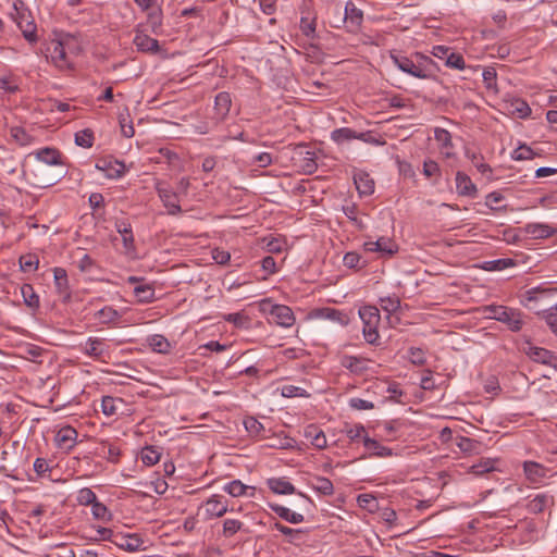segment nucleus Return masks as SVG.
<instances>
[{
  "label": "nucleus",
  "instance_id": "4be33fe9",
  "mask_svg": "<svg viewBox=\"0 0 557 557\" xmlns=\"http://www.w3.org/2000/svg\"><path fill=\"white\" fill-rule=\"evenodd\" d=\"M363 446L370 457L386 458L394 455L389 447L382 445L380 442L369 436H363Z\"/></svg>",
  "mask_w": 557,
  "mask_h": 557
},
{
  "label": "nucleus",
  "instance_id": "bb28decb",
  "mask_svg": "<svg viewBox=\"0 0 557 557\" xmlns=\"http://www.w3.org/2000/svg\"><path fill=\"white\" fill-rule=\"evenodd\" d=\"M523 230L533 239H545L554 234V228L545 223H528Z\"/></svg>",
  "mask_w": 557,
  "mask_h": 557
},
{
  "label": "nucleus",
  "instance_id": "423d86ee",
  "mask_svg": "<svg viewBox=\"0 0 557 557\" xmlns=\"http://www.w3.org/2000/svg\"><path fill=\"white\" fill-rule=\"evenodd\" d=\"M260 310L270 317L278 326L288 329L295 324L296 318L293 310L285 305L273 304L270 299H263Z\"/></svg>",
  "mask_w": 557,
  "mask_h": 557
},
{
  "label": "nucleus",
  "instance_id": "58836bf2",
  "mask_svg": "<svg viewBox=\"0 0 557 557\" xmlns=\"http://www.w3.org/2000/svg\"><path fill=\"white\" fill-rule=\"evenodd\" d=\"M120 404H122V399L120 398L103 396L101 400L102 413L106 414L107 417H112L116 414Z\"/></svg>",
  "mask_w": 557,
  "mask_h": 557
},
{
  "label": "nucleus",
  "instance_id": "c03bdc74",
  "mask_svg": "<svg viewBox=\"0 0 557 557\" xmlns=\"http://www.w3.org/2000/svg\"><path fill=\"white\" fill-rule=\"evenodd\" d=\"M11 137L20 146H29L33 144L34 138L22 127H12L10 131Z\"/></svg>",
  "mask_w": 557,
  "mask_h": 557
},
{
  "label": "nucleus",
  "instance_id": "c9c22d12",
  "mask_svg": "<svg viewBox=\"0 0 557 557\" xmlns=\"http://www.w3.org/2000/svg\"><path fill=\"white\" fill-rule=\"evenodd\" d=\"M21 294L24 304L32 310H37L40 306L39 296L35 292L30 284H23L21 287Z\"/></svg>",
  "mask_w": 557,
  "mask_h": 557
},
{
  "label": "nucleus",
  "instance_id": "de8ad7c7",
  "mask_svg": "<svg viewBox=\"0 0 557 557\" xmlns=\"http://www.w3.org/2000/svg\"><path fill=\"white\" fill-rule=\"evenodd\" d=\"M96 318L101 323H112L116 322L121 318V314L114 308L108 306L97 311Z\"/></svg>",
  "mask_w": 557,
  "mask_h": 557
},
{
  "label": "nucleus",
  "instance_id": "052dcab7",
  "mask_svg": "<svg viewBox=\"0 0 557 557\" xmlns=\"http://www.w3.org/2000/svg\"><path fill=\"white\" fill-rule=\"evenodd\" d=\"M445 65L450 69L463 70L466 67V62L460 53L450 51L445 61Z\"/></svg>",
  "mask_w": 557,
  "mask_h": 557
},
{
  "label": "nucleus",
  "instance_id": "a18cd8bd",
  "mask_svg": "<svg viewBox=\"0 0 557 557\" xmlns=\"http://www.w3.org/2000/svg\"><path fill=\"white\" fill-rule=\"evenodd\" d=\"M356 137V131L349 128V127H341L336 128L331 133V138L337 144H343L345 141H349L351 139H355Z\"/></svg>",
  "mask_w": 557,
  "mask_h": 557
},
{
  "label": "nucleus",
  "instance_id": "39448f33",
  "mask_svg": "<svg viewBox=\"0 0 557 557\" xmlns=\"http://www.w3.org/2000/svg\"><path fill=\"white\" fill-rule=\"evenodd\" d=\"M359 317L363 323L362 334L370 345H379V324L381 322L380 311L375 306H363L359 309Z\"/></svg>",
  "mask_w": 557,
  "mask_h": 557
},
{
  "label": "nucleus",
  "instance_id": "cd10ccee",
  "mask_svg": "<svg viewBox=\"0 0 557 557\" xmlns=\"http://www.w3.org/2000/svg\"><path fill=\"white\" fill-rule=\"evenodd\" d=\"M146 25L150 32L157 36L163 33V11L162 7L153 9L146 13Z\"/></svg>",
  "mask_w": 557,
  "mask_h": 557
},
{
  "label": "nucleus",
  "instance_id": "4c0bfd02",
  "mask_svg": "<svg viewBox=\"0 0 557 557\" xmlns=\"http://www.w3.org/2000/svg\"><path fill=\"white\" fill-rule=\"evenodd\" d=\"M318 317L337 322L342 325H345L348 322V318L345 313H343L342 311H339L337 309H333V308L321 309L319 311Z\"/></svg>",
  "mask_w": 557,
  "mask_h": 557
},
{
  "label": "nucleus",
  "instance_id": "774afa93",
  "mask_svg": "<svg viewBox=\"0 0 557 557\" xmlns=\"http://www.w3.org/2000/svg\"><path fill=\"white\" fill-rule=\"evenodd\" d=\"M345 434L351 441H356L357 438H360V437L363 438V436H367L366 429L362 424H355V425L347 426L345 429Z\"/></svg>",
  "mask_w": 557,
  "mask_h": 557
},
{
  "label": "nucleus",
  "instance_id": "473e14b6",
  "mask_svg": "<svg viewBox=\"0 0 557 557\" xmlns=\"http://www.w3.org/2000/svg\"><path fill=\"white\" fill-rule=\"evenodd\" d=\"M456 446L467 455H479L483 447L481 442L466 436H458Z\"/></svg>",
  "mask_w": 557,
  "mask_h": 557
},
{
  "label": "nucleus",
  "instance_id": "b1692460",
  "mask_svg": "<svg viewBox=\"0 0 557 557\" xmlns=\"http://www.w3.org/2000/svg\"><path fill=\"white\" fill-rule=\"evenodd\" d=\"M296 154L299 157V166L305 173L312 174L317 170L315 152L301 146L297 149Z\"/></svg>",
  "mask_w": 557,
  "mask_h": 557
},
{
  "label": "nucleus",
  "instance_id": "ddd939ff",
  "mask_svg": "<svg viewBox=\"0 0 557 557\" xmlns=\"http://www.w3.org/2000/svg\"><path fill=\"white\" fill-rule=\"evenodd\" d=\"M82 351L94 359L100 360L108 356L109 346L106 339L99 337H89L81 345Z\"/></svg>",
  "mask_w": 557,
  "mask_h": 557
},
{
  "label": "nucleus",
  "instance_id": "8fccbe9b",
  "mask_svg": "<svg viewBox=\"0 0 557 557\" xmlns=\"http://www.w3.org/2000/svg\"><path fill=\"white\" fill-rule=\"evenodd\" d=\"M99 454H100V456L106 458L108 461L116 463L119 461L121 450L117 446L102 443Z\"/></svg>",
  "mask_w": 557,
  "mask_h": 557
},
{
  "label": "nucleus",
  "instance_id": "e2e57ef3",
  "mask_svg": "<svg viewBox=\"0 0 557 557\" xmlns=\"http://www.w3.org/2000/svg\"><path fill=\"white\" fill-rule=\"evenodd\" d=\"M355 139L361 140V141L370 144V145H383L384 144L380 139V137L372 131L356 132Z\"/></svg>",
  "mask_w": 557,
  "mask_h": 557
},
{
  "label": "nucleus",
  "instance_id": "6e6d98bb",
  "mask_svg": "<svg viewBox=\"0 0 557 557\" xmlns=\"http://www.w3.org/2000/svg\"><path fill=\"white\" fill-rule=\"evenodd\" d=\"M134 293L140 302H150L154 299V289L150 285L136 286Z\"/></svg>",
  "mask_w": 557,
  "mask_h": 557
},
{
  "label": "nucleus",
  "instance_id": "6e6552de",
  "mask_svg": "<svg viewBox=\"0 0 557 557\" xmlns=\"http://www.w3.org/2000/svg\"><path fill=\"white\" fill-rule=\"evenodd\" d=\"M156 190L169 214L176 215L182 212L177 194L169 184L158 181Z\"/></svg>",
  "mask_w": 557,
  "mask_h": 557
},
{
  "label": "nucleus",
  "instance_id": "4468645a",
  "mask_svg": "<svg viewBox=\"0 0 557 557\" xmlns=\"http://www.w3.org/2000/svg\"><path fill=\"white\" fill-rule=\"evenodd\" d=\"M363 20V14L351 1H348L344 8L342 22L346 24L349 32H357Z\"/></svg>",
  "mask_w": 557,
  "mask_h": 557
},
{
  "label": "nucleus",
  "instance_id": "9b49d317",
  "mask_svg": "<svg viewBox=\"0 0 557 557\" xmlns=\"http://www.w3.org/2000/svg\"><path fill=\"white\" fill-rule=\"evenodd\" d=\"M47 52L51 62L60 70H66L71 67V63L65 51V44L63 40H51L47 47Z\"/></svg>",
  "mask_w": 557,
  "mask_h": 557
},
{
  "label": "nucleus",
  "instance_id": "6ab92c4d",
  "mask_svg": "<svg viewBox=\"0 0 557 557\" xmlns=\"http://www.w3.org/2000/svg\"><path fill=\"white\" fill-rule=\"evenodd\" d=\"M97 169L111 180L120 178L126 173L125 164L119 160H103L97 164Z\"/></svg>",
  "mask_w": 557,
  "mask_h": 557
},
{
  "label": "nucleus",
  "instance_id": "69168bd1",
  "mask_svg": "<svg viewBox=\"0 0 557 557\" xmlns=\"http://www.w3.org/2000/svg\"><path fill=\"white\" fill-rule=\"evenodd\" d=\"M543 320H545L552 332L557 335V304L549 307L548 311L544 314Z\"/></svg>",
  "mask_w": 557,
  "mask_h": 557
},
{
  "label": "nucleus",
  "instance_id": "aec40b11",
  "mask_svg": "<svg viewBox=\"0 0 557 557\" xmlns=\"http://www.w3.org/2000/svg\"><path fill=\"white\" fill-rule=\"evenodd\" d=\"M53 278L57 293L66 301L71 298L67 273L63 268L53 269Z\"/></svg>",
  "mask_w": 557,
  "mask_h": 557
},
{
  "label": "nucleus",
  "instance_id": "412c9836",
  "mask_svg": "<svg viewBox=\"0 0 557 557\" xmlns=\"http://www.w3.org/2000/svg\"><path fill=\"white\" fill-rule=\"evenodd\" d=\"M354 183L360 196H370L374 193L375 183L367 172L355 173Z\"/></svg>",
  "mask_w": 557,
  "mask_h": 557
},
{
  "label": "nucleus",
  "instance_id": "0eeeda50",
  "mask_svg": "<svg viewBox=\"0 0 557 557\" xmlns=\"http://www.w3.org/2000/svg\"><path fill=\"white\" fill-rule=\"evenodd\" d=\"M134 39L133 44L136 47V50L141 53L147 54H159L162 49L159 41L152 37H150L146 33L145 24L139 23L134 28Z\"/></svg>",
  "mask_w": 557,
  "mask_h": 557
},
{
  "label": "nucleus",
  "instance_id": "13d9d810",
  "mask_svg": "<svg viewBox=\"0 0 557 557\" xmlns=\"http://www.w3.org/2000/svg\"><path fill=\"white\" fill-rule=\"evenodd\" d=\"M281 395L286 398L293 397H309L306 389L295 385H284L281 388Z\"/></svg>",
  "mask_w": 557,
  "mask_h": 557
},
{
  "label": "nucleus",
  "instance_id": "2eb2a0df",
  "mask_svg": "<svg viewBox=\"0 0 557 557\" xmlns=\"http://www.w3.org/2000/svg\"><path fill=\"white\" fill-rule=\"evenodd\" d=\"M524 351L533 361L548 364L557 369V357L549 350L528 344Z\"/></svg>",
  "mask_w": 557,
  "mask_h": 557
},
{
  "label": "nucleus",
  "instance_id": "a878e982",
  "mask_svg": "<svg viewBox=\"0 0 557 557\" xmlns=\"http://www.w3.org/2000/svg\"><path fill=\"white\" fill-rule=\"evenodd\" d=\"M35 157L38 161L47 164V165H62V154L61 152L55 148H41L37 150L35 153Z\"/></svg>",
  "mask_w": 557,
  "mask_h": 557
},
{
  "label": "nucleus",
  "instance_id": "864d4df0",
  "mask_svg": "<svg viewBox=\"0 0 557 557\" xmlns=\"http://www.w3.org/2000/svg\"><path fill=\"white\" fill-rule=\"evenodd\" d=\"M150 347L161 354H165L170 349V343L163 335L156 334L149 339Z\"/></svg>",
  "mask_w": 557,
  "mask_h": 557
},
{
  "label": "nucleus",
  "instance_id": "f03ea898",
  "mask_svg": "<svg viewBox=\"0 0 557 557\" xmlns=\"http://www.w3.org/2000/svg\"><path fill=\"white\" fill-rule=\"evenodd\" d=\"M555 294L554 289L535 287L524 292L520 297V302L527 309L542 315L543 319L549 307L555 305L553 304Z\"/></svg>",
  "mask_w": 557,
  "mask_h": 557
},
{
  "label": "nucleus",
  "instance_id": "3c124183",
  "mask_svg": "<svg viewBox=\"0 0 557 557\" xmlns=\"http://www.w3.org/2000/svg\"><path fill=\"white\" fill-rule=\"evenodd\" d=\"M18 263H20V269L23 272H32V271H36L38 269L39 259L36 255L28 253V255L22 256L18 260Z\"/></svg>",
  "mask_w": 557,
  "mask_h": 557
},
{
  "label": "nucleus",
  "instance_id": "49530a36",
  "mask_svg": "<svg viewBox=\"0 0 557 557\" xmlns=\"http://www.w3.org/2000/svg\"><path fill=\"white\" fill-rule=\"evenodd\" d=\"M495 463L496 460L490 458L481 459L479 462L471 466L470 472L476 475H482L484 473L495 470Z\"/></svg>",
  "mask_w": 557,
  "mask_h": 557
},
{
  "label": "nucleus",
  "instance_id": "2f4dec72",
  "mask_svg": "<svg viewBox=\"0 0 557 557\" xmlns=\"http://www.w3.org/2000/svg\"><path fill=\"white\" fill-rule=\"evenodd\" d=\"M269 507L280 518H282L283 520H285L289 523L297 524V523L304 522V520H305L304 515L295 512L285 506H282L278 504H269Z\"/></svg>",
  "mask_w": 557,
  "mask_h": 557
},
{
  "label": "nucleus",
  "instance_id": "f3484780",
  "mask_svg": "<svg viewBox=\"0 0 557 557\" xmlns=\"http://www.w3.org/2000/svg\"><path fill=\"white\" fill-rule=\"evenodd\" d=\"M112 543L119 548L135 553L143 549L144 541L137 534H116Z\"/></svg>",
  "mask_w": 557,
  "mask_h": 557
},
{
  "label": "nucleus",
  "instance_id": "603ef678",
  "mask_svg": "<svg viewBox=\"0 0 557 557\" xmlns=\"http://www.w3.org/2000/svg\"><path fill=\"white\" fill-rule=\"evenodd\" d=\"M380 306L387 313H394L400 307V299L396 295L381 297Z\"/></svg>",
  "mask_w": 557,
  "mask_h": 557
},
{
  "label": "nucleus",
  "instance_id": "9d476101",
  "mask_svg": "<svg viewBox=\"0 0 557 557\" xmlns=\"http://www.w3.org/2000/svg\"><path fill=\"white\" fill-rule=\"evenodd\" d=\"M363 249L368 252H377L381 257L389 258L398 251V245L389 237L381 236L376 240H367Z\"/></svg>",
  "mask_w": 557,
  "mask_h": 557
},
{
  "label": "nucleus",
  "instance_id": "72a5a7b5",
  "mask_svg": "<svg viewBox=\"0 0 557 557\" xmlns=\"http://www.w3.org/2000/svg\"><path fill=\"white\" fill-rule=\"evenodd\" d=\"M308 484L312 490L324 496H331L334 494L333 483L327 478L313 476Z\"/></svg>",
  "mask_w": 557,
  "mask_h": 557
},
{
  "label": "nucleus",
  "instance_id": "e433bc0d",
  "mask_svg": "<svg viewBox=\"0 0 557 557\" xmlns=\"http://www.w3.org/2000/svg\"><path fill=\"white\" fill-rule=\"evenodd\" d=\"M366 359L345 355L341 359V364L355 373H361L367 369Z\"/></svg>",
  "mask_w": 557,
  "mask_h": 557
},
{
  "label": "nucleus",
  "instance_id": "7c9ffc66",
  "mask_svg": "<svg viewBox=\"0 0 557 557\" xmlns=\"http://www.w3.org/2000/svg\"><path fill=\"white\" fill-rule=\"evenodd\" d=\"M115 227L117 233L122 236L123 246L126 252H132L135 249L134 235L132 226L126 221H116Z\"/></svg>",
  "mask_w": 557,
  "mask_h": 557
},
{
  "label": "nucleus",
  "instance_id": "7ed1b4c3",
  "mask_svg": "<svg viewBox=\"0 0 557 557\" xmlns=\"http://www.w3.org/2000/svg\"><path fill=\"white\" fill-rule=\"evenodd\" d=\"M483 313L488 319L506 324L511 332H519L524 325V315L519 309L503 305H490L483 308Z\"/></svg>",
  "mask_w": 557,
  "mask_h": 557
},
{
  "label": "nucleus",
  "instance_id": "5fc2aeb1",
  "mask_svg": "<svg viewBox=\"0 0 557 557\" xmlns=\"http://www.w3.org/2000/svg\"><path fill=\"white\" fill-rule=\"evenodd\" d=\"M76 500L82 506H90L97 500V495L89 487H83L77 492Z\"/></svg>",
  "mask_w": 557,
  "mask_h": 557
},
{
  "label": "nucleus",
  "instance_id": "dca6fc26",
  "mask_svg": "<svg viewBox=\"0 0 557 557\" xmlns=\"http://www.w3.org/2000/svg\"><path fill=\"white\" fill-rule=\"evenodd\" d=\"M523 471L525 478L534 484L543 483L549 476L548 469L535 461H524Z\"/></svg>",
  "mask_w": 557,
  "mask_h": 557
},
{
  "label": "nucleus",
  "instance_id": "c85d7f7f",
  "mask_svg": "<svg viewBox=\"0 0 557 557\" xmlns=\"http://www.w3.org/2000/svg\"><path fill=\"white\" fill-rule=\"evenodd\" d=\"M267 485L277 495H292L296 493L295 486L285 478H270L267 481Z\"/></svg>",
  "mask_w": 557,
  "mask_h": 557
},
{
  "label": "nucleus",
  "instance_id": "a19ab883",
  "mask_svg": "<svg viewBox=\"0 0 557 557\" xmlns=\"http://www.w3.org/2000/svg\"><path fill=\"white\" fill-rule=\"evenodd\" d=\"M91 506V515L95 519L100 520L102 522H109L112 519V513L107 508V506L98 499L90 505Z\"/></svg>",
  "mask_w": 557,
  "mask_h": 557
},
{
  "label": "nucleus",
  "instance_id": "f704fd0d",
  "mask_svg": "<svg viewBox=\"0 0 557 557\" xmlns=\"http://www.w3.org/2000/svg\"><path fill=\"white\" fill-rule=\"evenodd\" d=\"M305 437L310 442L312 446L318 449L326 447V437L323 431L317 426L310 425L305 430Z\"/></svg>",
  "mask_w": 557,
  "mask_h": 557
},
{
  "label": "nucleus",
  "instance_id": "393cba45",
  "mask_svg": "<svg viewBox=\"0 0 557 557\" xmlns=\"http://www.w3.org/2000/svg\"><path fill=\"white\" fill-rule=\"evenodd\" d=\"M223 491L230 494L232 497L249 496L255 495V486L246 485L240 480H233L223 486Z\"/></svg>",
  "mask_w": 557,
  "mask_h": 557
},
{
  "label": "nucleus",
  "instance_id": "4d7b16f0",
  "mask_svg": "<svg viewBox=\"0 0 557 557\" xmlns=\"http://www.w3.org/2000/svg\"><path fill=\"white\" fill-rule=\"evenodd\" d=\"M483 82L488 90L497 91V73L492 66L485 67L482 73Z\"/></svg>",
  "mask_w": 557,
  "mask_h": 557
},
{
  "label": "nucleus",
  "instance_id": "1a4fd4ad",
  "mask_svg": "<svg viewBox=\"0 0 557 557\" xmlns=\"http://www.w3.org/2000/svg\"><path fill=\"white\" fill-rule=\"evenodd\" d=\"M201 509L207 520L220 518L230 511L227 500L219 494H214L205 500Z\"/></svg>",
  "mask_w": 557,
  "mask_h": 557
},
{
  "label": "nucleus",
  "instance_id": "09e8293b",
  "mask_svg": "<svg viewBox=\"0 0 557 557\" xmlns=\"http://www.w3.org/2000/svg\"><path fill=\"white\" fill-rule=\"evenodd\" d=\"M160 457H161V455H160L159 450L152 446L145 447L140 454V459H141L143 463L146 466H153V465L158 463L160 460Z\"/></svg>",
  "mask_w": 557,
  "mask_h": 557
},
{
  "label": "nucleus",
  "instance_id": "c756f323",
  "mask_svg": "<svg viewBox=\"0 0 557 557\" xmlns=\"http://www.w3.org/2000/svg\"><path fill=\"white\" fill-rule=\"evenodd\" d=\"M553 504H554L553 496H550L546 493H541V494H536L528 503L527 509L529 510V512L536 515V513L543 512L546 508H548Z\"/></svg>",
  "mask_w": 557,
  "mask_h": 557
},
{
  "label": "nucleus",
  "instance_id": "f8f14e48",
  "mask_svg": "<svg viewBox=\"0 0 557 557\" xmlns=\"http://www.w3.org/2000/svg\"><path fill=\"white\" fill-rule=\"evenodd\" d=\"M78 433L71 425H64L60 428L54 436L55 446L65 451L70 453L77 444Z\"/></svg>",
  "mask_w": 557,
  "mask_h": 557
},
{
  "label": "nucleus",
  "instance_id": "f257e3e1",
  "mask_svg": "<svg viewBox=\"0 0 557 557\" xmlns=\"http://www.w3.org/2000/svg\"><path fill=\"white\" fill-rule=\"evenodd\" d=\"M416 58L417 62L406 55L391 53L394 65L401 72L420 79L429 78L431 76L429 66L433 64V60L421 53H416Z\"/></svg>",
  "mask_w": 557,
  "mask_h": 557
},
{
  "label": "nucleus",
  "instance_id": "20e7f679",
  "mask_svg": "<svg viewBox=\"0 0 557 557\" xmlns=\"http://www.w3.org/2000/svg\"><path fill=\"white\" fill-rule=\"evenodd\" d=\"M9 16L21 29L27 41L35 42L37 40L36 24L30 11L22 0H14L12 11L9 13Z\"/></svg>",
  "mask_w": 557,
  "mask_h": 557
},
{
  "label": "nucleus",
  "instance_id": "5701e85b",
  "mask_svg": "<svg viewBox=\"0 0 557 557\" xmlns=\"http://www.w3.org/2000/svg\"><path fill=\"white\" fill-rule=\"evenodd\" d=\"M505 108L515 117L525 119L531 114L530 106L521 98H512L506 101Z\"/></svg>",
  "mask_w": 557,
  "mask_h": 557
},
{
  "label": "nucleus",
  "instance_id": "a211bd4d",
  "mask_svg": "<svg viewBox=\"0 0 557 557\" xmlns=\"http://www.w3.org/2000/svg\"><path fill=\"white\" fill-rule=\"evenodd\" d=\"M455 181L458 195L470 198L476 197L478 188L466 173L457 172Z\"/></svg>",
  "mask_w": 557,
  "mask_h": 557
},
{
  "label": "nucleus",
  "instance_id": "ea45409f",
  "mask_svg": "<svg viewBox=\"0 0 557 557\" xmlns=\"http://www.w3.org/2000/svg\"><path fill=\"white\" fill-rule=\"evenodd\" d=\"M214 104H215V109L218 111V114L220 116H225L230 109H231V104H232V100H231V96L230 94L227 92H219L216 96H215V101H214Z\"/></svg>",
  "mask_w": 557,
  "mask_h": 557
},
{
  "label": "nucleus",
  "instance_id": "680f3d73",
  "mask_svg": "<svg viewBox=\"0 0 557 557\" xmlns=\"http://www.w3.org/2000/svg\"><path fill=\"white\" fill-rule=\"evenodd\" d=\"M243 528V522L237 519H226L223 523V534L226 537L233 536Z\"/></svg>",
  "mask_w": 557,
  "mask_h": 557
},
{
  "label": "nucleus",
  "instance_id": "bf43d9fd",
  "mask_svg": "<svg viewBox=\"0 0 557 557\" xmlns=\"http://www.w3.org/2000/svg\"><path fill=\"white\" fill-rule=\"evenodd\" d=\"M343 212L359 230L366 228V224L357 215V207L355 205L344 206Z\"/></svg>",
  "mask_w": 557,
  "mask_h": 557
},
{
  "label": "nucleus",
  "instance_id": "37998d69",
  "mask_svg": "<svg viewBox=\"0 0 557 557\" xmlns=\"http://www.w3.org/2000/svg\"><path fill=\"white\" fill-rule=\"evenodd\" d=\"M95 141L94 132L90 128L75 133V144L83 148H91Z\"/></svg>",
  "mask_w": 557,
  "mask_h": 557
},
{
  "label": "nucleus",
  "instance_id": "338daca9",
  "mask_svg": "<svg viewBox=\"0 0 557 557\" xmlns=\"http://www.w3.org/2000/svg\"><path fill=\"white\" fill-rule=\"evenodd\" d=\"M434 138L444 148L453 146L450 133L444 128H436Z\"/></svg>",
  "mask_w": 557,
  "mask_h": 557
},
{
  "label": "nucleus",
  "instance_id": "79ce46f5",
  "mask_svg": "<svg viewBox=\"0 0 557 557\" xmlns=\"http://www.w3.org/2000/svg\"><path fill=\"white\" fill-rule=\"evenodd\" d=\"M466 156L482 175L490 176L492 174V168L483 161L482 157L470 150L466 151Z\"/></svg>",
  "mask_w": 557,
  "mask_h": 557
},
{
  "label": "nucleus",
  "instance_id": "0e129e2a",
  "mask_svg": "<svg viewBox=\"0 0 557 557\" xmlns=\"http://www.w3.org/2000/svg\"><path fill=\"white\" fill-rule=\"evenodd\" d=\"M513 265L515 261L512 259H496L486 262L485 269L490 271H502Z\"/></svg>",
  "mask_w": 557,
  "mask_h": 557
}]
</instances>
